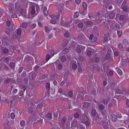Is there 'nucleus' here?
<instances>
[{"label": "nucleus", "mask_w": 129, "mask_h": 129, "mask_svg": "<svg viewBox=\"0 0 129 129\" xmlns=\"http://www.w3.org/2000/svg\"><path fill=\"white\" fill-rule=\"evenodd\" d=\"M122 9L125 12H127L128 11V8L126 6L123 5V3H122V6H121Z\"/></svg>", "instance_id": "nucleus-6"}, {"label": "nucleus", "mask_w": 129, "mask_h": 129, "mask_svg": "<svg viewBox=\"0 0 129 129\" xmlns=\"http://www.w3.org/2000/svg\"><path fill=\"white\" fill-rule=\"evenodd\" d=\"M25 122L24 120L21 121L20 122V125L22 126H23L25 124Z\"/></svg>", "instance_id": "nucleus-46"}, {"label": "nucleus", "mask_w": 129, "mask_h": 129, "mask_svg": "<svg viewBox=\"0 0 129 129\" xmlns=\"http://www.w3.org/2000/svg\"><path fill=\"white\" fill-rule=\"evenodd\" d=\"M26 76V72L24 71L21 75V77H25Z\"/></svg>", "instance_id": "nucleus-34"}, {"label": "nucleus", "mask_w": 129, "mask_h": 129, "mask_svg": "<svg viewBox=\"0 0 129 129\" xmlns=\"http://www.w3.org/2000/svg\"><path fill=\"white\" fill-rule=\"evenodd\" d=\"M38 24L39 26L41 27H43V24L41 22L39 21H38Z\"/></svg>", "instance_id": "nucleus-49"}, {"label": "nucleus", "mask_w": 129, "mask_h": 129, "mask_svg": "<svg viewBox=\"0 0 129 129\" xmlns=\"http://www.w3.org/2000/svg\"><path fill=\"white\" fill-rule=\"evenodd\" d=\"M115 16V12L113 11L112 13L109 15V17L110 19H112L114 18Z\"/></svg>", "instance_id": "nucleus-7"}, {"label": "nucleus", "mask_w": 129, "mask_h": 129, "mask_svg": "<svg viewBox=\"0 0 129 129\" xmlns=\"http://www.w3.org/2000/svg\"><path fill=\"white\" fill-rule=\"evenodd\" d=\"M75 118L78 119L79 116V114L78 113H76L74 115Z\"/></svg>", "instance_id": "nucleus-38"}, {"label": "nucleus", "mask_w": 129, "mask_h": 129, "mask_svg": "<svg viewBox=\"0 0 129 129\" xmlns=\"http://www.w3.org/2000/svg\"><path fill=\"white\" fill-rule=\"evenodd\" d=\"M67 121V118L65 117H63L62 119V121H61V123L62 124H64Z\"/></svg>", "instance_id": "nucleus-17"}, {"label": "nucleus", "mask_w": 129, "mask_h": 129, "mask_svg": "<svg viewBox=\"0 0 129 129\" xmlns=\"http://www.w3.org/2000/svg\"><path fill=\"white\" fill-rule=\"evenodd\" d=\"M42 106V104L41 103H40L37 106V107L39 108H41Z\"/></svg>", "instance_id": "nucleus-62"}, {"label": "nucleus", "mask_w": 129, "mask_h": 129, "mask_svg": "<svg viewBox=\"0 0 129 129\" xmlns=\"http://www.w3.org/2000/svg\"><path fill=\"white\" fill-rule=\"evenodd\" d=\"M88 117L86 116H84L83 118L82 119V122L84 123L85 122L88 120Z\"/></svg>", "instance_id": "nucleus-14"}, {"label": "nucleus", "mask_w": 129, "mask_h": 129, "mask_svg": "<svg viewBox=\"0 0 129 129\" xmlns=\"http://www.w3.org/2000/svg\"><path fill=\"white\" fill-rule=\"evenodd\" d=\"M13 80V79L9 78L8 77H7V78H5L4 83L5 84H7L8 83H9L10 81H12Z\"/></svg>", "instance_id": "nucleus-2"}, {"label": "nucleus", "mask_w": 129, "mask_h": 129, "mask_svg": "<svg viewBox=\"0 0 129 129\" xmlns=\"http://www.w3.org/2000/svg\"><path fill=\"white\" fill-rule=\"evenodd\" d=\"M10 58L9 57H6L3 60V62L6 63V64L8 63L10 60Z\"/></svg>", "instance_id": "nucleus-11"}, {"label": "nucleus", "mask_w": 129, "mask_h": 129, "mask_svg": "<svg viewBox=\"0 0 129 129\" xmlns=\"http://www.w3.org/2000/svg\"><path fill=\"white\" fill-rule=\"evenodd\" d=\"M43 12L44 14L46 16L48 15V12L47 11V9L46 7H45L44 9Z\"/></svg>", "instance_id": "nucleus-13"}, {"label": "nucleus", "mask_w": 129, "mask_h": 129, "mask_svg": "<svg viewBox=\"0 0 129 129\" xmlns=\"http://www.w3.org/2000/svg\"><path fill=\"white\" fill-rule=\"evenodd\" d=\"M64 36L66 38H69L70 36L69 33L67 31H66L64 34Z\"/></svg>", "instance_id": "nucleus-29"}, {"label": "nucleus", "mask_w": 129, "mask_h": 129, "mask_svg": "<svg viewBox=\"0 0 129 129\" xmlns=\"http://www.w3.org/2000/svg\"><path fill=\"white\" fill-rule=\"evenodd\" d=\"M15 64L14 63L12 62L10 64V67L12 68H13L15 66Z\"/></svg>", "instance_id": "nucleus-31"}, {"label": "nucleus", "mask_w": 129, "mask_h": 129, "mask_svg": "<svg viewBox=\"0 0 129 129\" xmlns=\"http://www.w3.org/2000/svg\"><path fill=\"white\" fill-rule=\"evenodd\" d=\"M124 15H121L119 16V19L120 20H122L124 18Z\"/></svg>", "instance_id": "nucleus-50"}, {"label": "nucleus", "mask_w": 129, "mask_h": 129, "mask_svg": "<svg viewBox=\"0 0 129 129\" xmlns=\"http://www.w3.org/2000/svg\"><path fill=\"white\" fill-rule=\"evenodd\" d=\"M76 51L78 53H80L81 51L80 49L79 48H77V49Z\"/></svg>", "instance_id": "nucleus-63"}, {"label": "nucleus", "mask_w": 129, "mask_h": 129, "mask_svg": "<svg viewBox=\"0 0 129 129\" xmlns=\"http://www.w3.org/2000/svg\"><path fill=\"white\" fill-rule=\"evenodd\" d=\"M116 29H119L120 28V25L118 24H117L115 25L114 27Z\"/></svg>", "instance_id": "nucleus-57"}, {"label": "nucleus", "mask_w": 129, "mask_h": 129, "mask_svg": "<svg viewBox=\"0 0 129 129\" xmlns=\"http://www.w3.org/2000/svg\"><path fill=\"white\" fill-rule=\"evenodd\" d=\"M36 77V74L35 73H33L31 75V79H34Z\"/></svg>", "instance_id": "nucleus-60"}, {"label": "nucleus", "mask_w": 129, "mask_h": 129, "mask_svg": "<svg viewBox=\"0 0 129 129\" xmlns=\"http://www.w3.org/2000/svg\"><path fill=\"white\" fill-rule=\"evenodd\" d=\"M78 27L81 28H82L83 26V24L82 23H80L78 24Z\"/></svg>", "instance_id": "nucleus-64"}, {"label": "nucleus", "mask_w": 129, "mask_h": 129, "mask_svg": "<svg viewBox=\"0 0 129 129\" xmlns=\"http://www.w3.org/2000/svg\"><path fill=\"white\" fill-rule=\"evenodd\" d=\"M52 57L50 56V55L49 54H47L46 57V59L47 60H48L50 59Z\"/></svg>", "instance_id": "nucleus-42"}, {"label": "nucleus", "mask_w": 129, "mask_h": 129, "mask_svg": "<svg viewBox=\"0 0 129 129\" xmlns=\"http://www.w3.org/2000/svg\"><path fill=\"white\" fill-rule=\"evenodd\" d=\"M103 102L104 104H106V105H107L109 102V101L107 99H105L103 100Z\"/></svg>", "instance_id": "nucleus-40"}, {"label": "nucleus", "mask_w": 129, "mask_h": 129, "mask_svg": "<svg viewBox=\"0 0 129 129\" xmlns=\"http://www.w3.org/2000/svg\"><path fill=\"white\" fill-rule=\"evenodd\" d=\"M36 24L35 23H33L31 24L30 27V28L31 29H34L36 27Z\"/></svg>", "instance_id": "nucleus-26"}, {"label": "nucleus", "mask_w": 129, "mask_h": 129, "mask_svg": "<svg viewBox=\"0 0 129 129\" xmlns=\"http://www.w3.org/2000/svg\"><path fill=\"white\" fill-rule=\"evenodd\" d=\"M8 49L7 48L4 49L3 50V52L4 53L6 54L8 53Z\"/></svg>", "instance_id": "nucleus-43"}, {"label": "nucleus", "mask_w": 129, "mask_h": 129, "mask_svg": "<svg viewBox=\"0 0 129 129\" xmlns=\"http://www.w3.org/2000/svg\"><path fill=\"white\" fill-rule=\"evenodd\" d=\"M79 12H78L77 11L74 14V18H77L79 15Z\"/></svg>", "instance_id": "nucleus-23"}, {"label": "nucleus", "mask_w": 129, "mask_h": 129, "mask_svg": "<svg viewBox=\"0 0 129 129\" xmlns=\"http://www.w3.org/2000/svg\"><path fill=\"white\" fill-rule=\"evenodd\" d=\"M82 6L84 9L85 10H86L87 8V6L86 3L85 2H83L82 3Z\"/></svg>", "instance_id": "nucleus-15"}, {"label": "nucleus", "mask_w": 129, "mask_h": 129, "mask_svg": "<svg viewBox=\"0 0 129 129\" xmlns=\"http://www.w3.org/2000/svg\"><path fill=\"white\" fill-rule=\"evenodd\" d=\"M116 115L117 117V118H121L122 117L121 115L119 113H117L116 114Z\"/></svg>", "instance_id": "nucleus-47"}, {"label": "nucleus", "mask_w": 129, "mask_h": 129, "mask_svg": "<svg viewBox=\"0 0 129 129\" xmlns=\"http://www.w3.org/2000/svg\"><path fill=\"white\" fill-rule=\"evenodd\" d=\"M14 6L12 4H10L9 6V9L10 11V13L12 12V11L14 9Z\"/></svg>", "instance_id": "nucleus-16"}, {"label": "nucleus", "mask_w": 129, "mask_h": 129, "mask_svg": "<svg viewBox=\"0 0 129 129\" xmlns=\"http://www.w3.org/2000/svg\"><path fill=\"white\" fill-rule=\"evenodd\" d=\"M68 95L70 96L71 97H72L73 95L72 91L71 90H69V92Z\"/></svg>", "instance_id": "nucleus-30"}, {"label": "nucleus", "mask_w": 129, "mask_h": 129, "mask_svg": "<svg viewBox=\"0 0 129 129\" xmlns=\"http://www.w3.org/2000/svg\"><path fill=\"white\" fill-rule=\"evenodd\" d=\"M19 87L21 90H22L24 91H25L26 89V87L25 86H23L22 85H20Z\"/></svg>", "instance_id": "nucleus-18"}, {"label": "nucleus", "mask_w": 129, "mask_h": 129, "mask_svg": "<svg viewBox=\"0 0 129 129\" xmlns=\"http://www.w3.org/2000/svg\"><path fill=\"white\" fill-rule=\"evenodd\" d=\"M77 66L76 64L74 63L72 65V69L74 70H76L77 68Z\"/></svg>", "instance_id": "nucleus-36"}, {"label": "nucleus", "mask_w": 129, "mask_h": 129, "mask_svg": "<svg viewBox=\"0 0 129 129\" xmlns=\"http://www.w3.org/2000/svg\"><path fill=\"white\" fill-rule=\"evenodd\" d=\"M96 55H94L93 56L95 58V61L96 62H98L99 61V58L98 57H96Z\"/></svg>", "instance_id": "nucleus-41"}, {"label": "nucleus", "mask_w": 129, "mask_h": 129, "mask_svg": "<svg viewBox=\"0 0 129 129\" xmlns=\"http://www.w3.org/2000/svg\"><path fill=\"white\" fill-rule=\"evenodd\" d=\"M61 61L62 62H64L66 60V58L65 55L63 56L61 58Z\"/></svg>", "instance_id": "nucleus-27"}, {"label": "nucleus", "mask_w": 129, "mask_h": 129, "mask_svg": "<svg viewBox=\"0 0 129 129\" xmlns=\"http://www.w3.org/2000/svg\"><path fill=\"white\" fill-rule=\"evenodd\" d=\"M96 114V110L94 109L92 110L91 112V114L92 116H94Z\"/></svg>", "instance_id": "nucleus-20"}, {"label": "nucleus", "mask_w": 129, "mask_h": 129, "mask_svg": "<svg viewBox=\"0 0 129 129\" xmlns=\"http://www.w3.org/2000/svg\"><path fill=\"white\" fill-rule=\"evenodd\" d=\"M109 38V34L108 33H107L105 35V37L103 41V43H105L107 42Z\"/></svg>", "instance_id": "nucleus-3"}, {"label": "nucleus", "mask_w": 129, "mask_h": 129, "mask_svg": "<svg viewBox=\"0 0 129 129\" xmlns=\"http://www.w3.org/2000/svg\"><path fill=\"white\" fill-rule=\"evenodd\" d=\"M50 55L51 57H52L56 53H55L54 50L53 49H51L49 52Z\"/></svg>", "instance_id": "nucleus-10"}, {"label": "nucleus", "mask_w": 129, "mask_h": 129, "mask_svg": "<svg viewBox=\"0 0 129 129\" xmlns=\"http://www.w3.org/2000/svg\"><path fill=\"white\" fill-rule=\"evenodd\" d=\"M84 123L85 124V125L87 126H88L89 125V123L88 120H87L85 121Z\"/></svg>", "instance_id": "nucleus-52"}, {"label": "nucleus", "mask_w": 129, "mask_h": 129, "mask_svg": "<svg viewBox=\"0 0 129 129\" xmlns=\"http://www.w3.org/2000/svg\"><path fill=\"white\" fill-rule=\"evenodd\" d=\"M90 105V103L87 102H85L83 105V106L85 108L87 107Z\"/></svg>", "instance_id": "nucleus-19"}, {"label": "nucleus", "mask_w": 129, "mask_h": 129, "mask_svg": "<svg viewBox=\"0 0 129 129\" xmlns=\"http://www.w3.org/2000/svg\"><path fill=\"white\" fill-rule=\"evenodd\" d=\"M113 71L112 70H110L109 72V74L110 76L113 75Z\"/></svg>", "instance_id": "nucleus-58"}, {"label": "nucleus", "mask_w": 129, "mask_h": 129, "mask_svg": "<svg viewBox=\"0 0 129 129\" xmlns=\"http://www.w3.org/2000/svg\"><path fill=\"white\" fill-rule=\"evenodd\" d=\"M111 120L113 121H117V118L116 115L115 114H112L110 116Z\"/></svg>", "instance_id": "nucleus-4"}, {"label": "nucleus", "mask_w": 129, "mask_h": 129, "mask_svg": "<svg viewBox=\"0 0 129 129\" xmlns=\"http://www.w3.org/2000/svg\"><path fill=\"white\" fill-rule=\"evenodd\" d=\"M22 26L23 27H24L25 28H26L27 25V23L26 22H23L22 23Z\"/></svg>", "instance_id": "nucleus-45"}, {"label": "nucleus", "mask_w": 129, "mask_h": 129, "mask_svg": "<svg viewBox=\"0 0 129 129\" xmlns=\"http://www.w3.org/2000/svg\"><path fill=\"white\" fill-rule=\"evenodd\" d=\"M104 107L105 106L103 104H100L99 106V108L100 110H102L103 109Z\"/></svg>", "instance_id": "nucleus-28"}, {"label": "nucleus", "mask_w": 129, "mask_h": 129, "mask_svg": "<svg viewBox=\"0 0 129 129\" xmlns=\"http://www.w3.org/2000/svg\"><path fill=\"white\" fill-rule=\"evenodd\" d=\"M122 31L121 30L118 31H117V34L118 36L120 37L122 35Z\"/></svg>", "instance_id": "nucleus-39"}, {"label": "nucleus", "mask_w": 129, "mask_h": 129, "mask_svg": "<svg viewBox=\"0 0 129 129\" xmlns=\"http://www.w3.org/2000/svg\"><path fill=\"white\" fill-rule=\"evenodd\" d=\"M45 29L47 33H49L50 30L48 26H46L45 27Z\"/></svg>", "instance_id": "nucleus-32"}, {"label": "nucleus", "mask_w": 129, "mask_h": 129, "mask_svg": "<svg viewBox=\"0 0 129 129\" xmlns=\"http://www.w3.org/2000/svg\"><path fill=\"white\" fill-rule=\"evenodd\" d=\"M63 66L61 63H59L58 64L57 68L58 70H61Z\"/></svg>", "instance_id": "nucleus-25"}, {"label": "nucleus", "mask_w": 129, "mask_h": 129, "mask_svg": "<svg viewBox=\"0 0 129 129\" xmlns=\"http://www.w3.org/2000/svg\"><path fill=\"white\" fill-rule=\"evenodd\" d=\"M69 51V49L67 48H66L62 51V53L63 54H65L68 53Z\"/></svg>", "instance_id": "nucleus-22"}, {"label": "nucleus", "mask_w": 129, "mask_h": 129, "mask_svg": "<svg viewBox=\"0 0 129 129\" xmlns=\"http://www.w3.org/2000/svg\"><path fill=\"white\" fill-rule=\"evenodd\" d=\"M116 70L119 75H121L122 74V71L119 68L117 67L116 68Z\"/></svg>", "instance_id": "nucleus-9"}, {"label": "nucleus", "mask_w": 129, "mask_h": 129, "mask_svg": "<svg viewBox=\"0 0 129 129\" xmlns=\"http://www.w3.org/2000/svg\"><path fill=\"white\" fill-rule=\"evenodd\" d=\"M104 89L102 88L100 90L99 93L100 94H102L104 93Z\"/></svg>", "instance_id": "nucleus-44"}, {"label": "nucleus", "mask_w": 129, "mask_h": 129, "mask_svg": "<svg viewBox=\"0 0 129 129\" xmlns=\"http://www.w3.org/2000/svg\"><path fill=\"white\" fill-rule=\"evenodd\" d=\"M123 45L121 43H119L118 46V48L120 49H121L123 48Z\"/></svg>", "instance_id": "nucleus-37"}, {"label": "nucleus", "mask_w": 129, "mask_h": 129, "mask_svg": "<svg viewBox=\"0 0 129 129\" xmlns=\"http://www.w3.org/2000/svg\"><path fill=\"white\" fill-rule=\"evenodd\" d=\"M122 43L125 46L127 45L129 46V42L126 39H124L122 41Z\"/></svg>", "instance_id": "nucleus-8"}, {"label": "nucleus", "mask_w": 129, "mask_h": 129, "mask_svg": "<svg viewBox=\"0 0 129 129\" xmlns=\"http://www.w3.org/2000/svg\"><path fill=\"white\" fill-rule=\"evenodd\" d=\"M77 125V122L76 121H74L71 122V127H75Z\"/></svg>", "instance_id": "nucleus-12"}, {"label": "nucleus", "mask_w": 129, "mask_h": 129, "mask_svg": "<svg viewBox=\"0 0 129 129\" xmlns=\"http://www.w3.org/2000/svg\"><path fill=\"white\" fill-rule=\"evenodd\" d=\"M87 55L88 56H90L91 55V50H87Z\"/></svg>", "instance_id": "nucleus-61"}, {"label": "nucleus", "mask_w": 129, "mask_h": 129, "mask_svg": "<svg viewBox=\"0 0 129 129\" xmlns=\"http://www.w3.org/2000/svg\"><path fill=\"white\" fill-rule=\"evenodd\" d=\"M21 29H20V28H19L17 29V33L18 35H21Z\"/></svg>", "instance_id": "nucleus-33"}, {"label": "nucleus", "mask_w": 129, "mask_h": 129, "mask_svg": "<svg viewBox=\"0 0 129 129\" xmlns=\"http://www.w3.org/2000/svg\"><path fill=\"white\" fill-rule=\"evenodd\" d=\"M10 116L12 119H14L15 117V114L13 113H12L11 114Z\"/></svg>", "instance_id": "nucleus-48"}, {"label": "nucleus", "mask_w": 129, "mask_h": 129, "mask_svg": "<svg viewBox=\"0 0 129 129\" xmlns=\"http://www.w3.org/2000/svg\"><path fill=\"white\" fill-rule=\"evenodd\" d=\"M40 67L38 65H36L35 67L34 68V70H38L40 68Z\"/></svg>", "instance_id": "nucleus-54"}, {"label": "nucleus", "mask_w": 129, "mask_h": 129, "mask_svg": "<svg viewBox=\"0 0 129 129\" xmlns=\"http://www.w3.org/2000/svg\"><path fill=\"white\" fill-rule=\"evenodd\" d=\"M47 117L50 119H52V115L51 113H49L47 114Z\"/></svg>", "instance_id": "nucleus-21"}, {"label": "nucleus", "mask_w": 129, "mask_h": 129, "mask_svg": "<svg viewBox=\"0 0 129 129\" xmlns=\"http://www.w3.org/2000/svg\"><path fill=\"white\" fill-rule=\"evenodd\" d=\"M110 57H111V55L109 54H107L106 55V58L107 59H109Z\"/></svg>", "instance_id": "nucleus-56"}, {"label": "nucleus", "mask_w": 129, "mask_h": 129, "mask_svg": "<svg viewBox=\"0 0 129 129\" xmlns=\"http://www.w3.org/2000/svg\"><path fill=\"white\" fill-rule=\"evenodd\" d=\"M27 105L29 107L28 108V112L31 113L33 111V110L34 108V105L31 102H30L27 104Z\"/></svg>", "instance_id": "nucleus-1"}, {"label": "nucleus", "mask_w": 129, "mask_h": 129, "mask_svg": "<svg viewBox=\"0 0 129 129\" xmlns=\"http://www.w3.org/2000/svg\"><path fill=\"white\" fill-rule=\"evenodd\" d=\"M78 128H79V129H85V127L83 125H81V124H80L77 127V129H78Z\"/></svg>", "instance_id": "nucleus-24"}, {"label": "nucleus", "mask_w": 129, "mask_h": 129, "mask_svg": "<svg viewBox=\"0 0 129 129\" xmlns=\"http://www.w3.org/2000/svg\"><path fill=\"white\" fill-rule=\"evenodd\" d=\"M119 52L117 51H114V55L115 56H117L119 54Z\"/></svg>", "instance_id": "nucleus-59"}, {"label": "nucleus", "mask_w": 129, "mask_h": 129, "mask_svg": "<svg viewBox=\"0 0 129 129\" xmlns=\"http://www.w3.org/2000/svg\"><path fill=\"white\" fill-rule=\"evenodd\" d=\"M23 70V67H20L19 69V71L18 73L19 74H20L22 72Z\"/></svg>", "instance_id": "nucleus-55"}, {"label": "nucleus", "mask_w": 129, "mask_h": 129, "mask_svg": "<svg viewBox=\"0 0 129 129\" xmlns=\"http://www.w3.org/2000/svg\"><path fill=\"white\" fill-rule=\"evenodd\" d=\"M23 82L26 84H27L28 79L27 78H24L23 80Z\"/></svg>", "instance_id": "nucleus-53"}, {"label": "nucleus", "mask_w": 129, "mask_h": 129, "mask_svg": "<svg viewBox=\"0 0 129 129\" xmlns=\"http://www.w3.org/2000/svg\"><path fill=\"white\" fill-rule=\"evenodd\" d=\"M46 87L47 89H48L50 88V84L49 82L47 83L46 85Z\"/></svg>", "instance_id": "nucleus-35"}, {"label": "nucleus", "mask_w": 129, "mask_h": 129, "mask_svg": "<svg viewBox=\"0 0 129 129\" xmlns=\"http://www.w3.org/2000/svg\"><path fill=\"white\" fill-rule=\"evenodd\" d=\"M11 12L12 13V14L11 15V17L12 18H16L17 17V16L15 14L13 13L12 12Z\"/></svg>", "instance_id": "nucleus-51"}, {"label": "nucleus", "mask_w": 129, "mask_h": 129, "mask_svg": "<svg viewBox=\"0 0 129 129\" xmlns=\"http://www.w3.org/2000/svg\"><path fill=\"white\" fill-rule=\"evenodd\" d=\"M30 8L31 9V13L33 15H34L35 13V5H31Z\"/></svg>", "instance_id": "nucleus-5"}]
</instances>
